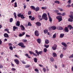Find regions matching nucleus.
I'll use <instances>...</instances> for the list:
<instances>
[{"label":"nucleus","instance_id":"obj_1","mask_svg":"<svg viewBox=\"0 0 73 73\" xmlns=\"http://www.w3.org/2000/svg\"><path fill=\"white\" fill-rule=\"evenodd\" d=\"M31 8H32V9H34V10H35L36 12H37L40 10V8L38 7H37L36 8L33 6H31Z\"/></svg>","mask_w":73,"mask_h":73},{"label":"nucleus","instance_id":"obj_2","mask_svg":"<svg viewBox=\"0 0 73 73\" xmlns=\"http://www.w3.org/2000/svg\"><path fill=\"white\" fill-rule=\"evenodd\" d=\"M42 18L45 20H47V14L45 13H44L42 15Z\"/></svg>","mask_w":73,"mask_h":73},{"label":"nucleus","instance_id":"obj_3","mask_svg":"<svg viewBox=\"0 0 73 73\" xmlns=\"http://www.w3.org/2000/svg\"><path fill=\"white\" fill-rule=\"evenodd\" d=\"M18 45H19L20 46H21V48H25V46L24 45V44H23V42H20L18 44Z\"/></svg>","mask_w":73,"mask_h":73},{"label":"nucleus","instance_id":"obj_4","mask_svg":"<svg viewBox=\"0 0 73 73\" xmlns=\"http://www.w3.org/2000/svg\"><path fill=\"white\" fill-rule=\"evenodd\" d=\"M56 19H57L58 20L59 22H60L62 20V16H58L56 17Z\"/></svg>","mask_w":73,"mask_h":73},{"label":"nucleus","instance_id":"obj_5","mask_svg":"<svg viewBox=\"0 0 73 73\" xmlns=\"http://www.w3.org/2000/svg\"><path fill=\"white\" fill-rule=\"evenodd\" d=\"M18 17H21L22 19H25V17H24V15L22 14L21 13H19L17 15Z\"/></svg>","mask_w":73,"mask_h":73},{"label":"nucleus","instance_id":"obj_6","mask_svg":"<svg viewBox=\"0 0 73 73\" xmlns=\"http://www.w3.org/2000/svg\"><path fill=\"white\" fill-rule=\"evenodd\" d=\"M61 44L62 45H63V46H64V47H65V48H63L64 49V50L66 49L67 48V45H66V43L65 42H62Z\"/></svg>","mask_w":73,"mask_h":73},{"label":"nucleus","instance_id":"obj_7","mask_svg":"<svg viewBox=\"0 0 73 73\" xmlns=\"http://www.w3.org/2000/svg\"><path fill=\"white\" fill-rule=\"evenodd\" d=\"M35 35L36 36L38 37L40 35L39 32L37 30H36L35 32Z\"/></svg>","mask_w":73,"mask_h":73},{"label":"nucleus","instance_id":"obj_8","mask_svg":"<svg viewBox=\"0 0 73 73\" xmlns=\"http://www.w3.org/2000/svg\"><path fill=\"white\" fill-rule=\"evenodd\" d=\"M35 53H36L38 56H39V54H40V55H41V54H42V51H41L38 52V51L37 50H35Z\"/></svg>","mask_w":73,"mask_h":73},{"label":"nucleus","instance_id":"obj_9","mask_svg":"<svg viewBox=\"0 0 73 73\" xmlns=\"http://www.w3.org/2000/svg\"><path fill=\"white\" fill-rule=\"evenodd\" d=\"M57 45L55 44L52 47V49L53 50H55L57 48Z\"/></svg>","mask_w":73,"mask_h":73},{"label":"nucleus","instance_id":"obj_10","mask_svg":"<svg viewBox=\"0 0 73 73\" xmlns=\"http://www.w3.org/2000/svg\"><path fill=\"white\" fill-rule=\"evenodd\" d=\"M68 28L70 29V30H71L72 29V30H73V27L70 25H68Z\"/></svg>","mask_w":73,"mask_h":73},{"label":"nucleus","instance_id":"obj_11","mask_svg":"<svg viewBox=\"0 0 73 73\" xmlns=\"http://www.w3.org/2000/svg\"><path fill=\"white\" fill-rule=\"evenodd\" d=\"M20 27L21 28L22 31H24V30H25V27L23 25H21Z\"/></svg>","mask_w":73,"mask_h":73},{"label":"nucleus","instance_id":"obj_12","mask_svg":"<svg viewBox=\"0 0 73 73\" xmlns=\"http://www.w3.org/2000/svg\"><path fill=\"white\" fill-rule=\"evenodd\" d=\"M64 31L65 32H69V30L68 28L67 27H65L64 29Z\"/></svg>","mask_w":73,"mask_h":73},{"label":"nucleus","instance_id":"obj_13","mask_svg":"<svg viewBox=\"0 0 73 73\" xmlns=\"http://www.w3.org/2000/svg\"><path fill=\"white\" fill-rule=\"evenodd\" d=\"M35 24H36L37 26H38V27H40V26H41V23L40 22H38L35 23Z\"/></svg>","mask_w":73,"mask_h":73},{"label":"nucleus","instance_id":"obj_14","mask_svg":"<svg viewBox=\"0 0 73 73\" xmlns=\"http://www.w3.org/2000/svg\"><path fill=\"white\" fill-rule=\"evenodd\" d=\"M14 61L16 64H19V62L17 59H15Z\"/></svg>","mask_w":73,"mask_h":73},{"label":"nucleus","instance_id":"obj_15","mask_svg":"<svg viewBox=\"0 0 73 73\" xmlns=\"http://www.w3.org/2000/svg\"><path fill=\"white\" fill-rule=\"evenodd\" d=\"M51 29H52V30H54L56 29V27L54 26H53L51 27Z\"/></svg>","mask_w":73,"mask_h":73},{"label":"nucleus","instance_id":"obj_16","mask_svg":"<svg viewBox=\"0 0 73 73\" xmlns=\"http://www.w3.org/2000/svg\"><path fill=\"white\" fill-rule=\"evenodd\" d=\"M36 41L38 43V44H40L41 43V39H40V38H38V39L36 40Z\"/></svg>","mask_w":73,"mask_h":73},{"label":"nucleus","instance_id":"obj_17","mask_svg":"<svg viewBox=\"0 0 73 73\" xmlns=\"http://www.w3.org/2000/svg\"><path fill=\"white\" fill-rule=\"evenodd\" d=\"M18 27H16L15 26H14L13 27V31H15V30H16V29H17V30H18Z\"/></svg>","mask_w":73,"mask_h":73},{"label":"nucleus","instance_id":"obj_18","mask_svg":"<svg viewBox=\"0 0 73 73\" xmlns=\"http://www.w3.org/2000/svg\"><path fill=\"white\" fill-rule=\"evenodd\" d=\"M43 32L45 34H46L48 32V30L47 29H45L44 30Z\"/></svg>","mask_w":73,"mask_h":73},{"label":"nucleus","instance_id":"obj_19","mask_svg":"<svg viewBox=\"0 0 73 73\" xmlns=\"http://www.w3.org/2000/svg\"><path fill=\"white\" fill-rule=\"evenodd\" d=\"M16 25H17L18 27H19L20 25V23L19 21H17L16 24Z\"/></svg>","mask_w":73,"mask_h":73},{"label":"nucleus","instance_id":"obj_20","mask_svg":"<svg viewBox=\"0 0 73 73\" xmlns=\"http://www.w3.org/2000/svg\"><path fill=\"white\" fill-rule=\"evenodd\" d=\"M57 29H58V30H62V29H63V28L61 27L58 26Z\"/></svg>","mask_w":73,"mask_h":73},{"label":"nucleus","instance_id":"obj_21","mask_svg":"<svg viewBox=\"0 0 73 73\" xmlns=\"http://www.w3.org/2000/svg\"><path fill=\"white\" fill-rule=\"evenodd\" d=\"M4 36L5 37H9V35H8V34L7 33H5L4 35Z\"/></svg>","mask_w":73,"mask_h":73},{"label":"nucleus","instance_id":"obj_22","mask_svg":"<svg viewBox=\"0 0 73 73\" xmlns=\"http://www.w3.org/2000/svg\"><path fill=\"white\" fill-rule=\"evenodd\" d=\"M49 43V41L48 40L46 39L45 40V43H46V44H48V43Z\"/></svg>","mask_w":73,"mask_h":73},{"label":"nucleus","instance_id":"obj_23","mask_svg":"<svg viewBox=\"0 0 73 73\" xmlns=\"http://www.w3.org/2000/svg\"><path fill=\"white\" fill-rule=\"evenodd\" d=\"M50 60L51 62H53L54 61V58H53L52 57H51L50 58Z\"/></svg>","mask_w":73,"mask_h":73},{"label":"nucleus","instance_id":"obj_24","mask_svg":"<svg viewBox=\"0 0 73 73\" xmlns=\"http://www.w3.org/2000/svg\"><path fill=\"white\" fill-rule=\"evenodd\" d=\"M52 55L54 57H57V54L55 52L53 53Z\"/></svg>","mask_w":73,"mask_h":73},{"label":"nucleus","instance_id":"obj_25","mask_svg":"<svg viewBox=\"0 0 73 73\" xmlns=\"http://www.w3.org/2000/svg\"><path fill=\"white\" fill-rule=\"evenodd\" d=\"M64 36V34H60V38H63Z\"/></svg>","mask_w":73,"mask_h":73},{"label":"nucleus","instance_id":"obj_26","mask_svg":"<svg viewBox=\"0 0 73 73\" xmlns=\"http://www.w3.org/2000/svg\"><path fill=\"white\" fill-rule=\"evenodd\" d=\"M38 17H39V19H40V20H42L43 19L42 18H41V16L40 15H38Z\"/></svg>","mask_w":73,"mask_h":73},{"label":"nucleus","instance_id":"obj_27","mask_svg":"<svg viewBox=\"0 0 73 73\" xmlns=\"http://www.w3.org/2000/svg\"><path fill=\"white\" fill-rule=\"evenodd\" d=\"M25 56L28 57V58H31V57H29V55H28V54H27V53H26L25 54Z\"/></svg>","mask_w":73,"mask_h":73},{"label":"nucleus","instance_id":"obj_28","mask_svg":"<svg viewBox=\"0 0 73 73\" xmlns=\"http://www.w3.org/2000/svg\"><path fill=\"white\" fill-rule=\"evenodd\" d=\"M55 3H56V4H60V1H54Z\"/></svg>","mask_w":73,"mask_h":73},{"label":"nucleus","instance_id":"obj_29","mask_svg":"<svg viewBox=\"0 0 73 73\" xmlns=\"http://www.w3.org/2000/svg\"><path fill=\"white\" fill-rule=\"evenodd\" d=\"M56 37V33H55V34H54L52 36V38H55Z\"/></svg>","mask_w":73,"mask_h":73},{"label":"nucleus","instance_id":"obj_30","mask_svg":"<svg viewBox=\"0 0 73 73\" xmlns=\"http://www.w3.org/2000/svg\"><path fill=\"white\" fill-rule=\"evenodd\" d=\"M34 61L35 62H37V59L36 58H34Z\"/></svg>","mask_w":73,"mask_h":73},{"label":"nucleus","instance_id":"obj_31","mask_svg":"<svg viewBox=\"0 0 73 73\" xmlns=\"http://www.w3.org/2000/svg\"><path fill=\"white\" fill-rule=\"evenodd\" d=\"M13 15L14 16L15 18V19H16L17 18V16H16V13L14 12L13 14Z\"/></svg>","mask_w":73,"mask_h":73},{"label":"nucleus","instance_id":"obj_32","mask_svg":"<svg viewBox=\"0 0 73 73\" xmlns=\"http://www.w3.org/2000/svg\"><path fill=\"white\" fill-rule=\"evenodd\" d=\"M13 21V18H10L9 19L10 23H12V21Z\"/></svg>","mask_w":73,"mask_h":73},{"label":"nucleus","instance_id":"obj_33","mask_svg":"<svg viewBox=\"0 0 73 73\" xmlns=\"http://www.w3.org/2000/svg\"><path fill=\"white\" fill-rule=\"evenodd\" d=\"M48 18H49V21H50V22H52V19L51 18V17H48Z\"/></svg>","mask_w":73,"mask_h":73},{"label":"nucleus","instance_id":"obj_34","mask_svg":"<svg viewBox=\"0 0 73 73\" xmlns=\"http://www.w3.org/2000/svg\"><path fill=\"white\" fill-rule=\"evenodd\" d=\"M68 21L70 22H73V20L71 18H69L68 19Z\"/></svg>","mask_w":73,"mask_h":73},{"label":"nucleus","instance_id":"obj_35","mask_svg":"<svg viewBox=\"0 0 73 73\" xmlns=\"http://www.w3.org/2000/svg\"><path fill=\"white\" fill-rule=\"evenodd\" d=\"M17 7V3L15 2L14 3V7Z\"/></svg>","mask_w":73,"mask_h":73},{"label":"nucleus","instance_id":"obj_36","mask_svg":"<svg viewBox=\"0 0 73 73\" xmlns=\"http://www.w3.org/2000/svg\"><path fill=\"white\" fill-rule=\"evenodd\" d=\"M29 67H30V65H26L25 66V68H29Z\"/></svg>","mask_w":73,"mask_h":73},{"label":"nucleus","instance_id":"obj_37","mask_svg":"<svg viewBox=\"0 0 73 73\" xmlns=\"http://www.w3.org/2000/svg\"><path fill=\"white\" fill-rule=\"evenodd\" d=\"M42 9H46L47 7H41Z\"/></svg>","mask_w":73,"mask_h":73},{"label":"nucleus","instance_id":"obj_38","mask_svg":"<svg viewBox=\"0 0 73 73\" xmlns=\"http://www.w3.org/2000/svg\"><path fill=\"white\" fill-rule=\"evenodd\" d=\"M63 57H64V55H63L62 54H61L60 55V58H62Z\"/></svg>","mask_w":73,"mask_h":73},{"label":"nucleus","instance_id":"obj_39","mask_svg":"<svg viewBox=\"0 0 73 73\" xmlns=\"http://www.w3.org/2000/svg\"><path fill=\"white\" fill-rule=\"evenodd\" d=\"M29 52L30 54H34V53H35L33 52H32L31 51H29Z\"/></svg>","mask_w":73,"mask_h":73},{"label":"nucleus","instance_id":"obj_40","mask_svg":"<svg viewBox=\"0 0 73 73\" xmlns=\"http://www.w3.org/2000/svg\"><path fill=\"white\" fill-rule=\"evenodd\" d=\"M31 11H29L28 12V15H31Z\"/></svg>","mask_w":73,"mask_h":73},{"label":"nucleus","instance_id":"obj_41","mask_svg":"<svg viewBox=\"0 0 73 73\" xmlns=\"http://www.w3.org/2000/svg\"><path fill=\"white\" fill-rule=\"evenodd\" d=\"M57 9H58V10H60V11H62V9L61 8H60L59 7L57 8Z\"/></svg>","mask_w":73,"mask_h":73},{"label":"nucleus","instance_id":"obj_42","mask_svg":"<svg viewBox=\"0 0 73 73\" xmlns=\"http://www.w3.org/2000/svg\"><path fill=\"white\" fill-rule=\"evenodd\" d=\"M44 46L45 47V48H49V45H44Z\"/></svg>","mask_w":73,"mask_h":73},{"label":"nucleus","instance_id":"obj_43","mask_svg":"<svg viewBox=\"0 0 73 73\" xmlns=\"http://www.w3.org/2000/svg\"><path fill=\"white\" fill-rule=\"evenodd\" d=\"M9 49L10 50H13V47H12V46H10L9 47Z\"/></svg>","mask_w":73,"mask_h":73},{"label":"nucleus","instance_id":"obj_44","mask_svg":"<svg viewBox=\"0 0 73 73\" xmlns=\"http://www.w3.org/2000/svg\"><path fill=\"white\" fill-rule=\"evenodd\" d=\"M66 15V13H65L64 12V13H62V14H61V15L62 16H65V15Z\"/></svg>","mask_w":73,"mask_h":73},{"label":"nucleus","instance_id":"obj_45","mask_svg":"<svg viewBox=\"0 0 73 73\" xmlns=\"http://www.w3.org/2000/svg\"><path fill=\"white\" fill-rule=\"evenodd\" d=\"M44 51L45 52H47V49H46V48H44Z\"/></svg>","mask_w":73,"mask_h":73},{"label":"nucleus","instance_id":"obj_46","mask_svg":"<svg viewBox=\"0 0 73 73\" xmlns=\"http://www.w3.org/2000/svg\"><path fill=\"white\" fill-rule=\"evenodd\" d=\"M70 17L71 18V19L73 20V16L72 15H70Z\"/></svg>","mask_w":73,"mask_h":73},{"label":"nucleus","instance_id":"obj_47","mask_svg":"<svg viewBox=\"0 0 73 73\" xmlns=\"http://www.w3.org/2000/svg\"><path fill=\"white\" fill-rule=\"evenodd\" d=\"M28 26H32V25H31V23L30 22H28Z\"/></svg>","mask_w":73,"mask_h":73},{"label":"nucleus","instance_id":"obj_48","mask_svg":"<svg viewBox=\"0 0 73 73\" xmlns=\"http://www.w3.org/2000/svg\"><path fill=\"white\" fill-rule=\"evenodd\" d=\"M22 41L23 42H27V40L26 39H23Z\"/></svg>","mask_w":73,"mask_h":73},{"label":"nucleus","instance_id":"obj_49","mask_svg":"<svg viewBox=\"0 0 73 73\" xmlns=\"http://www.w3.org/2000/svg\"><path fill=\"white\" fill-rule=\"evenodd\" d=\"M35 19V18L33 17L31 19V20H32V21H33Z\"/></svg>","mask_w":73,"mask_h":73},{"label":"nucleus","instance_id":"obj_50","mask_svg":"<svg viewBox=\"0 0 73 73\" xmlns=\"http://www.w3.org/2000/svg\"><path fill=\"white\" fill-rule=\"evenodd\" d=\"M68 4H70V3H71V0H69L68 1Z\"/></svg>","mask_w":73,"mask_h":73},{"label":"nucleus","instance_id":"obj_51","mask_svg":"<svg viewBox=\"0 0 73 73\" xmlns=\"http://www.w3.org/2000/svg\"><path fill=\"white\" fill-rule=\"evenodd\" d=\"M11 70H12L13 71H15V70H16V69H15V68H12L11 69Z\"/></svg>","mask_w":73,"mask_h":73},{"label":"nucleus","instance_id":"obj_52","mask_svg":"<svg viewBox=\"0 0 73 73\" xmlns=\"http://www.w3.org/2000/svg\"><path fill=\"white\" fill-rule=\"evenodd\" d=\"M70 13L71 15H73V12L71 11L70 12Z\"/></svg>","mask_w":73,"mask_h":73},{"label":"nucleus","instance_id":"obj_53","mask_svg":"<svg viewBox=\"0 0 73 73\" xmlns=\"http://www.w3.org/2000/svg\"><path fill=\"white\" fill-rule=\"evenodd\" d=\"M19 37H22L23 36V35L21 33L19 35Z\"/></svg>","mask_w":73,"mask_h":73},{"label":"nucleus","instance_id":"obj_54","mask_svg":"<svg viewBox=\"0 0 73 73\" xmlns=\"http://www.w3.org/2000/svg\"><path fill=\"white\" fill-rule=\"evenodd\" d=\"M23 64H26V62H25V61H22Z\"/></svg>","mask_w":73,"mask_h":73},{"label":"nucleus","instance_id":"obj_55","mask_svg":"<svg viewBox=\"0 0 73 73\" xmlns=\"http://www.w3.org/2000/svg\"><path fill=\"white\" fill-rule=\"evenodd\" d=\"M43 72H45L46 71V69L45 68H43Z\"/></svg>","mask_w":73,"mask_h":73},{"label":"nucleus","instance_id":"obj_56","mask_svg":"<svg viewBox=\"0 0 73 73\" xmlns=\"http://www.w3.org/2000/svg\"><path fill=\"white\" fill-rule=\"evenodd\" d=\"M55 13H58V12L59 11L58 10H55Z\"/></svg>","mask_w":73,"mask_h":73},{"label":"nucleus","instance_id":"obj_57","mask_svg":"<svg viewBox=\"0 0 73 73\" xmlns=\"http://www.w3.org/2000/svg\"><path fill=\"white\" fill-rule=\"evenodd\" d=\"M4 31H9V30L8 29H4Z\"/></svg>","mask_w":73,"mask_h":73},{"label":"nucleus","instance_id":"obj_58","mask_svg":"<svg viewBox=\"0 0 73 73\" xmlns=\"http://www.w3.org/2000/svg\"><path fill=\"white\" fill-rule=\"evenodd\" d=\"M57 14L58 15H61L62 14L61 13H57Z\"/></svg>","mask_w":73,"mask_h":73},{"label":"nucleus","instance_id":"obj_59","mask_svg":"<svg viewBox=\"0 0 73 73\" xmlns=\"http://www.w3.org/2000/svg\"><path fill=\"white\" fill-rule=\"evenodd\" d=\"M3 68V66L1 64H0V69L1 68Z\"/></svg>","mask_w":73,"mask_h":73},{"label":"nucleus","instance_id":"obj_60","mask_svg":"<svg viewBox=\"0 0 73 73\" xmlns=\"http://www.w3.org/2000/svg\"><path fill=\"white\" fill-rule=\"evenodd\" d=\"M8 45L9 46H12V43H9Z\"/></svg>","mask_w":73,"mask_h":73},{"label":"nucleus","instance_id":"obj_61","mask_svg":"<svg viewBox=\"0 0 73 73\" xmlns=\"http://www.w3.org/2000/svg\"><path fill=\"white\" fill-rule=\"evenodd\" d=\"M15 57H17V58H19V56H17V55L16 54L15 55Z\"/></svg>","mask_w":73,"mask_h":73},{"label":"nucleus","instance_id":"obj_62","mask_svg":"<svg viewBox=\"0 0 73 73\" xmlns=\"http://www.w3.org/2000/svg\"><path fill=\"white\" fill-rule=\"evenodd\" d=\"M47 15L48 16V17H50V15H49V13H47Z\"/></svg>","mask_w":73,"mask_h":73},{"label":"nucleus","instance_id":"obj_63","mask_svg":"<svg viewBox=\"0 0 73 73\" xmlns=\"http://www.w3.org/2000/svg\"><path fill=\"white\" fill-rule=\"evenodd\" d=\"M33 55H34V56H36V57H37V55L35 53L33 54Z\"/></svg>","mask_w":73,"mask_h":73},{"label":"nucleus","instance_id":"obj_64","mask_svg":"<svg viewBox=\"0 0 73 73\" xmlns=\"http://www.w3.org/2000/svg\"><path fill=\"white\" fill-rule=\"evenodd\" d=\"M2 44V41L0 39V45Z\"/></svg>","mask_w":73,"mask_h":73}]
</instances>
